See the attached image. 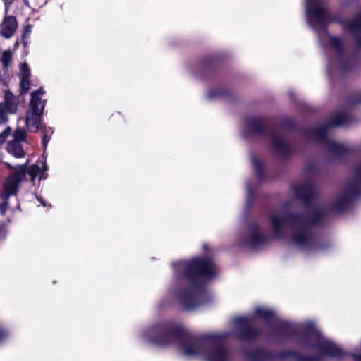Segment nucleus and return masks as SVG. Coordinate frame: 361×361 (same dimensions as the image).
<instances>
[{"label":"nucleus","instance_id":"nucleus-26","mask_svg":"<svg viewBox=\"0 0 361 361\" xmlns=\"http://www.w3.org/2000/svg\"><path fill=\"white\" fill-rule=\"evenodd\" d=\"M252 164L256 172L259 173L262 167V161L257 158H253L252 160Z\"/></svg>","mask_w":361,"mask_h":361},{"label":"nucleus","instance_id":"nucleus-30","mask_svg":"<svg viewBox=\"0 0 361 361\" xmlns=\"http://www.w3.org/2000/svg\"><path fill=\"white\" fill-rule=\"evenodd\" d=\"M8 336L7 331L3 329H0V342Z\"/></svg>","mask_w":361,"mask_h":361},{"label":"nucleus","instance_id":"nucleus-19","mask_svg":"<svg viewBox=\"0 0 361 361\" xmlns=\"http://www.w3.org/2000/svg\"><path fill=\"white\" fill-rule=\"evenodd\" d=\"M254 315L255 317L267 319L269 318H272L274 315V312L263 306H257L254 310Z\"/></svg>","mask_w":361,"mask_h":361},{"label":"nucleus","instance_id":"nucleus-23","mask_svg":"<svg viewBox=\"0 0 361 361\" xmlns=\"http://www.w3.org/2000/svg\"><path fill=\"white\" fill-rule=\"evenodd\" d=\"M11 127H7L4 131L0 133V145H2L8 137H12Z\"/></svg>","mask_w":361,"mask_h":361},{"label":"nucleus","instance_id":"nucleus-31","mask_svg":"<svg viewBox=\"0 0 361 361\" xmlns=\"http://www.w3.org/2000/svg\"><path fill=\"white\" fill-rule=\"evenodd\" d=\"M43 131H46L47 134L49 136H51V135L54 133V130L51 127H44L42 129V133H43Z\"/></svg>","mask_w":361,"mask_h":361},{"label":"nucleus","instance_id":"nucleus-13","mask_svg":"<svg viewBox=\"0 0 361 361\" xmlns=\"http://www.w3.org/2000/svg\"><path fill=\"white\" fill-rule=\"evenodd\" d=\"M48 170V166L45 161H37L35 164L30 166L27 169V173L30 176L31 180L33 181L36 177H39V179L46 178L47 176H44V173Z\"/></svg>","mask_w":361,"mask_h":361},{"label":"nucleus","instance_id":"nucleus-28","mask_svg":"<svg viewBox=\"0 0 361 361\" xmlns=\"http://www.w3.org/2000/svg\"><path fill=\"white\" fill-rule=\"evenodd\" d=\"M42 134H43L42 145H43L44 147H46V146L50 139V136L47 134L46 131H43Z\"/></svg>","mask_w":361,"mask_h":361},{"label":"nucleus","instance_id":"nucleus-16","mask_svg":"<svg viewBox=\"0 0 361 361\" xmlns=\"http://www.w3.org/2000/svg\"><path fill=\"white\" fill-rule=\"evenodd\" d=\"M1 104L4 105V109H6L8 112L15 113L18 109V101L11 92L7 91L4 94V103Z\"/></svg>","mask_w":361,"mask_h":361},{"label":"nucleus","instance_id":"nucleus-25","mask_svg":"<svg viewBox=\"0 0 361 361\" xmlns=\"http://www.w3.org/2000/svg\"><path fill=\"white\" fill-rule=\"evenodd\" d=\"M28 78H21V81H20V84L21 94L25 93L29 89L30 82H29Z\"/></svg>","mask_w":361,"mask_h":361},{"label":"nucleus","instance_id":"nucleus-1","mask_svg":"<svg viewBox=\"0 0 361 361\" xmlns=\"http://www.w3.org/2000/svg\"><path fill=\"white\" fill-rule=\"evenodd\" d=\"M175 283L192 279L195 281L180 290L174 288V293L181 307L187 310H194L200 304V296L203 290L200 281L210 280L218 274V269L210 258H195L190 262H178L172 264Z\"/></svg>","mask_w":361,"mask_h":361},{"label":"nucleus","instance_id":"nucleus-15","mask_svg":"<svg viewBox=\"0 0 361 361\" xmlns=\"http://www.w3.org/2000/svg\"><path fill=\"white\" fill-rule=\"evenodd\" d=\"M325 38L328 42L329 48L340 57L343 52V41L339 37H332L329 35H326Z\"/></svg>","mask_w":361,"mask_h":361},{"label":"nucleus","instance_id":"nucleus-32","mask_svg":"<svg viewBox=\"0 0 361 361\" xmlns=\"http://www.w3.org/2000/svg\"><path fill=\"white\" fill-rule=\"evenodd\" d=\"M343 121H344L343 116H339V118L338 121L333 123V125H334V126L340 125L343 122Z\"/></svg>","mask_w":361,"mask_h":361},{"label":"nucleus","instance_id":"nucleus-5","mask_svg":"<svg viewBox=\"0 0 361 361\" xmlns=\"http://www.w3.org/2000/svg\"><path fill=\"white\" fill-rule=\"evenodd\" d=\"M324 0H306L305 12L307 23L316 31H324L330 21V16L323 6Z\"/></svg>","mask_w":361,"mask_h":361},{"label":"nucleus","instance_id":"nucleus-2","mask_svg":"<svg viewBox=\"0 0 361 361\" xmlns=\"http://www.w3.org/2000/svg\"><path fill=\"white\" fill-rule=\"evenodd\" d=\"M320 215V209H314L307 220L297 219L290 223L286 215L280 212H274L270 215V221L274 235L277 238L280 236L282 228L286 225L290 224L293 228V243L299 249L307 251L314 246L308 225L317 222Z\"/></svg>","mask_w":361,"mask_h":361},{"label":"nucleus","instance_id":"nucleus-8","mask_svg":"<svg viewBox=\"0 0 361 361\" xmlns=\"http://www.w3.org/2000/svg\"><path fill=\"white\" fill-rule=\"evenodd\" d=\"M175 336V334L164 326H156L149 330L145 339L159 345H166Z\"/></svg>","mask_w":361,"mask_h":361},{"label":"nucleus","instance_id":"nucleus-37","mask_svg":"<svg viewBox=\"0 0 361 361\" xmlns=\"http://www.w3.org/2000/svg\"><path fill=\"white\" fill-rule=\"evenodd\" d=\"M307 324V325H310V326H312V323H311V322H308Z\"/></svg>","mask_w":361,"mask_h":361},{"label":"nucleus","instance_id":"nucleus-24","mask_svg":"<svg viewBox=\"0 0 361 361\" xmlns=\"http://www.w3.org/2000/svg\"><path fill=\"white\" fill-rule=\"evenodd\" d=\"M19 75H20V78H29L30 70L26 63H22L20 65Z\"/></svg>","mask_w":361,"mask_h":361},{"label":"nucleus","instance_id":"nucleus-36","mask_svg":"<svg viewBox=\"0 0 361 361\" xmlns=\"http://www.w3.org/2000/svg\"><path fill=\"white\" fill-rule=\"evenodd\" d=\"M39 201L41 202L42 204V205H44V206H45V204H44V202L42 201V199H39Z\"/></svg>","mask_w":361,"mask_h":361},{"label":"nucleus","instance_id":"nucleus-27","mask_svg":"<svg viewBox=\"0 0 361 361\" xmlns=\"http://www.w3.org/2000/svg\"><path fill=\"white\" fill-rule=\"evenodd\" d=\"M6 109H4V105L0 104V124L5 123L7 121Z\"/></svg>","mask_w":361,"mask_h":361},{"label":"nucleus","instance_id":"nucleus-21","mask_svg":"<svg viewBox=\"0 0 361 361\" xmlns=\"http://www.w3.org/2000/svg\"><path fill=\"white\" fill-rule=\"evenodd\" d=\"M247 126L253 132L257 131L260 126V121L257 118H252L248 121Z\"/></svg>","mask_w":361,"mask_h":361},{"label":"nucleus","instance_id":"nucleus-4","mask_svg":"<svg viewBox=\"0 0 361 361\" xmlns=\"http://www.w3.org/2000/svg\"><path fill=\"white\" fill-rule=\"evenodd\" d=\"M44 94V91L42 88L32 92L30 94L25 118L26 128L29 132L36 133L39 128L45 105V101L42 99Z\"/></svg>","mask_w":361,"mask_h":361},{"label":"nucleus","instance_id":"nucleus-14","mask_svg":"<svg viewBox=\"0 0 361 361\" xmlns=\"http://www.w3.org/2000/svg\"><path fill=\"white\" fill-rule=\"evenodd\" d=\"M17 27L16 18L13 16L6 17L1 26V33L6 37H11L15 32Z\"/></svg>","mask_w":361,"mask_h":361},{"label":"nucleus","instance_id":"nucleus-33","mask_svg":"<svg viewBox=\"0 0 361 361\" xmlns=\"http://www.w3.org/2000/svg\"><path fill=\"white\" fill-rule=\"evenodd\" d=\"M6 232L4 227L1 226L0 227V239L4 238L6 235Z\"/></svg>","mask_w":361,"mask_h":361},{"label":"nucleus","instance_id":"nucleus-9","mask_svg":"<svg viewBox=\"0 0 361 361\" xmlns=\"http://www.w3.org/2000/svg\"><path fill=\"white\" fill-rule=\"evenodd\" d=\"M358 191L359 186L357 184L348 185L337 195L331 205V209L336 211H341L343 209L347 206L350 200L358 193Z\"/></svg>","mask_w":361,"mask_h":361},{"label":"nucleus","instance_id":"nucleus-34","mask_svg":"<svg viewBox=\"0 0 361 361\" xmlns=\"http://www.w3.org/2000/svg\"><path fill=\"white\" fill-rule=\"evenodd\" d=\"M296 195L299 197H302V191H300V190H298L296 191Z\"/></svg>","mask_w":361,"mask_h":361},{"label":"nucleus","instance_id":"nucleus-12","mask_svg":"<svg viewBox=\"0 0 361 361\" xmlns=\"http://www.w3.org/2000/svg\"><path fill=\"white\" fill-rule=\"evenodd\" d=\"M26 133L23 129L18 128L12 135V140L8 142L7 151L16 157H21L24 155L20 142L24 140Z\"/></svg>","mask_w":361,"mask_h":361},{"label":"nucleus","instance_id":"nucleus-10","mask_svg":"<svg viewBox=\"0 0 361 361\" xmlns=\"http://www.w3.org/2000/svg\"><path fill=\"white\" fill-rule=\"evenodd\" d=\"M343 30L346 35L353 39L355 45L361 49V12L355 20L344 23Z\"/></svg>","mask_w":361,"mask_h":361},{"label":"nucleus","instance_id":"nucleus-35","mask_svg":"<svg viewBox=\"0 0 361 361\" xmlns=\"http://www.w3.org/2000/svg\"><path fill=\"white\" fill-rule=\"evenodd\" d=\"M357 173L361 176V166L358 169Z\"/></svg>","mask_w":361,"mask_h":361},{"label":"nucleus","instance_id":"nucleus-17","mask_svg":"<svg viewBox=\"0 0 361 361\" xmlns=\"http://www.w3.org/2000/svg\"><path fill=\"white\" fill-rule=\"evenodd\" d=\"M322 342L321 349L324 353L331 357H336L339 355L340 349L334 343L323 338Z\"/></svg>","mask_w":361,"mask_h":361},{"label":"nucleus","instance_id":"nucleus-20","mask_svg":"<svg viewBox=\"0 0 361 361\" xmlns=\"http://www.w3.org/2000/svg\"><path fill=\"white\" fill-rule=\"evenodd\" d=\"M225 93V91L221 89H215L208 92L207 97L212 99L220 98L224 97Z\"/></svg>","mask_w":361,"mask_h":361},{"label":"nucleus","instance_id":"nucleus-11","mask_svg":"<svg viewBox=\"0 0 361 361\" xmlns=\"http://www.w3.org/2000/svg\"><path fill=\"white\" fill-rule=\"evenodd\" d=\"M235 334L242 339H250L256 336L250 327V320L245 317H237L232 321Z\"/></svg>","mask_w":361,"mask_h":361},{"label":"nucleus","instance_id":"nucleus-18","mask_svg":"<svg viewBox=\"0 0 361 361\" xmlns=\"http://www.w3.org/2000/svg\"><path fill=\"white\" fill-rule=\"evenodd\" d=\"M272 147L276 152L281 156L285 155L288 149L287 143L281 137H273Z\"/></svg>","mask_w":361,"mask_h":361},{"label":"nucleus","instance_id":"nucleus-22","mask_svg":"<svg viewBox=\"0 0 361 361\" xmlns=\"http://www.w3.org/2000/svg\"><path fill=\"white\" fill-rule=\"evenodd\" d=\"M11 52L9 50L4 51L1 56V62L4 67H7L11 61Z\"/></svg>","mask_w":361,"mask_h":361},{"label":"nucleus","instance_id":"nucleus-6","mask_svg":"<svg viewBox=\"0 0 361 361\" xmlns=\"http://www.w3.org/2000/svg\"><path fill=\"white\" fill-rule=\"evenodd\" d=\"M16 173L10 176L4 183L1 198L4 204H0V213L4 214L7 203V198L16 194L18 184L23 179L26 171L25 166H18L15 169Z\"/></svg>","mask_w":361,"mask_h":361},{"label":"nucleus","instance_id":"nucleus-7","mask_svg":"<svg viewBox=\"0 0 361 361\" xmlns=\"http://www.w3.org/2000/svg\"><path fill=\"white\" fill-rule=\"evenodd\" d=\"M264 241L261 235L260 228L257 225L250 226L245 233L238 237L237 243L240 246L255 248L260 245Z\"/></svg>","mask_w":361,"mask_h":361},{"label":"nucleus","instance_id":"nucleus-29","mask_svg":"<svg viewBox=\"0 0 361 361\" xmlns=\"http://www.w3.org/2000/svg\"><path fill=\"white\" fill-rule=\"evenodd\" d=\"M315 133V135L318 137H324L325 134H326V132H325V130L322 128V129H317L315 130L314 132Z\"/></svg>","mask_w":361,"mask_h":361},{"label":"nucleus","instance_id":"nucleus-3","mask_svg":"<svg viewBox=\"0 0 361 361\" xmlns=\"http://www.w3.org/2000/svg\"><path fill=\"white\" fill-rule=\"evenodd\" d=\"M181 353L188 357L197 356L205 361H228L220 336L207 334L198 339H186L178 344Z\"/></svg>","mask_w":361,"mask_h":361}]
</instances>
